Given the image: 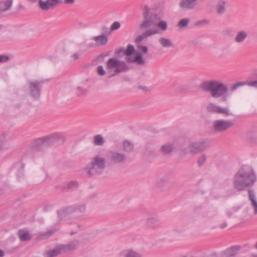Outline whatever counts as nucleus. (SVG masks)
Segmentation results:
<instances>
[{
    "label": "nucleus",
    "mask_w": 257,
    "mask_h": 257,
    "mask_svg": "<svg viewBox=\"0 0 257 257\" xmlns=\"http://www.w3.org/2000/svg\"><path fill=\"white\" fill-rule=\"evenodd\" d=\"M246 84L257 88V80L248 83L238 82L233 84L230 89L226 84L216 80L204 81L202 83L201 87L203 90L209 92L212 97L215 99L221 98L222 101H226L231 95L230 92H233L238 87Z\"/></svg>",
    "instance_id": "f257e3e1"
},
{
    "label": "nucleus",
    "mask_w": 257,
    "mask_h": 257,
    "mask_svg": "<svg viewBox=\"0 0 257 257\" xmlns=\"http://www.w3.org/2000/svg\"><path fill=\"white\" fill-rule=\"evenodd\" d=\"M256 181V176L252 168L243 165L233 177V187L237 191H243L252 187Z\"/></svg>",
    "instance_id": "f03ea898"
},
{
    "label": "nucleus",
    "mask_w": 257,
    "mask_h": 257,
    "mask_svg": "<svg viewBox=\"0 0 257 257\" xmlns=\"http://www.w3.org/2000/svg\"><path fill=\"white\" fill-rule=\"evenodd\" d=\"M105 167V158L98 154L94 157L90 163L84 168V173L88 177L100 175L102 173Z\"/></svg>",
    "instance_id": "7ed1b4c3"
},
{
    "label": "nucleus",
    "mask_w": 257,
    "mask_h": 257,
    "mask_svg": "<svg viewBox=\"0 0 257 257\" xmlns=\"http://www.w3.org/2000/svg\"><path fill=\"white\" fill-rule=\"evenodd\" d=\"M160 19L157 14L152 13L147 6H144L143 11V20L140 25L142 29H147L151 27L156 26Z\"/></svg>",
    "instance_id": "20e7f679"
},
{
    "label": "nucleus",
    "mask_w": 257,
    "mask_h": 257,
    "mask_svg": "<svg viewBox=\"0 0 257 257\" xmlns=\"http://www.w3.org/2000/svg\"><path fill=\"white\" fill-rule=\"evenodd\" d=\"M48 146L44 137L39 138L34 140L31 146L27 148L25 153L22 155V159L28 158L34 159L37 157V152L42 150L45 147Z\"/></svg>",
    "instance_id": "39448f33"
},
{
    "label": "nucleus",
    "mask_w": 257,
    "mask_h": 257,
    "mask_svg": "<svg viewBox=\"0 0 257 257\" xmlns=\"http://www.w3.org/2000/svg\"><path fill=\"white\" fill-rule=\"evenodd\" d=\"M106 68L109 70L115 69L114 73L112 74L110 77L114 76L118 73L128 69L124 62L120 61L116 58H111L107 61Z\"/></svg>",
    "instance_id": "423d86ee"
},
{
    "label": "nucleus",
    "mask_w": 257,
    "mask_h": 257,
    "mask_svg": "<svg viewBox=\"0 0 257 257\" xmlns=\"http://www.w3.org/2000/svg\"><path fill=\"white\" fill-rule=\"evenodd\" d=\"M86 211V206L84 204L68 206L58 211V218L61 220L68 219L69 215L74 212L84 213Z\"/></svg>",
    "instance_id": "0eeeda50"
},
{
    "label": "nucleus",
    "mask_w": 257,
    "mask_h": 257,
    "mask_svg": "<svg viewBox=\"0 0 257 257\" xmlns=\"http://www.w3.org/2000/svg\"><path fill=\"white\" fill-rule=\"evenodd\" d=\"M107 158L111 164H119L123 163L126 160L127 156L121 150L116 149L108 152Z\"/></svg>",
    "instance_id": "6e6552de"
},
{
    "label": "nucleus",
    "mask_w": 257,
    "mask_h": 257,
    "mask_svg": "<svg viewBox=\"0 0 257 257\" xmlns=\"http://www.w3.org/2000/svg\"><path fill=\"white\" fill-rule=\"evenodd\" d=\"M233 125V121L231 120L219 119L213 121L212 129L217 133H223L229 130Z\"/></svg>",
    "instance_id": "1a4fd4ad"
},
{
    "label": "nucleus",
    "mask_w": 257,
    "mask_h": 257,
    "mask_svg": "<svg viewBox=\"0 0 257 257\" xmlns=\"http://www.w3.org/2000/svg\"><path fill=\"white\" fill-rule=\"evenodd\" d=\"M43 80H33L28 82V90L30 95L34 99H38L41 95Z\"/></svg>",
    "instance_id": "9d476101"
},
{
    "label": "nucleus",
    "mask_w": 257,
    "mask_h": 257,
    "mask_svg": "<svg viewBox=\"0 0 257 257\" xmlns=\"http://www.w3.org/2000/svg\"><path fill=\"white\" fill-rule=\"evenodd\" d=\"M206 110L210 113L221 114L225 116L232 115L228 107H223L213 102H209L206 106Z\"/></svg>",
    "instance_id": "9b49d317"
},
{
    "label": "nucleus",
    "mask_w": 257,
    "mask_h": 257,
    "mask_svg": "<svg viewBox=\"0 0 257 257\" xmlns=\"http://www.w3.org/2000/svg\"><path fill=\"white\" fill-rule=\"evenodd\" d=\"M191 154H197L205 151L208 148L207 142L205 141L193 142L190 144Z\"/></svg>",
    "instance_id": "f8f14e48"
},
{
    "label": "nucleus",
    "mask_w": 257,
    "mask_h": 257,
    "mask_svg": "<svg viewBox=\"0 0 257 257\" xmlns=\"http://www.w3.org/2000/svg\"><path fill=\"white\" fill-rule=\"evenodd\" d=\"M44 137L48 146L51 145L56 142L64 143L66 140L64 135L60 132L53 133Z\"/></svg>",
    "instance_id": "ddd939ff"
},
{
    "label": "nucleus",
    "mask_w": 257,
    "mask_h": 257,
    "mask_svg": "<svg viewBox=\"0 0 257 257\" xmlns=\"http://www.w3.org/2000/svg\"><path fill=\"white\" fill-rule=\"evenodd\" d=\"M145 226L147 228L156 230L161 227V221L159 217L156 215L149 217L146 220Z\"/></svg>",
    "instance_id": "4468645a"
},
{
    "label": "nucleus",
    "mask_w": 257,
    "mask_h": 257,
    "mask_svg": "<svg viewBox=\"0 0 257 257\" xmlns=\"http://www.w3.org/2000/svg\"><path fill=\"white\" fill-rule=\"evenodd\" d=\"M27 159L28 158H25V159H23L22 156L21 159L14 165V169L16 170V175L19 179L23 178L24 175V168L25 166L24 162L26 161Z\"/></svg>",
    "instance_id": "2eb2a0df"
},
{
    "label": "nucleus",
    "mask_w": 257,
    "mask_h": 257,
    "mask_svg": "<svg viewBox=\"0 0 257 257\" xmlns=\"http://www.w3.org/2000/svg\"><path fill=\"white\" fill-rule=\"evenodd\" d=\"M197 5L195 0H180L178 3L179 8L182 11L193 10Z\"/></svg>",
    "instance_id": "dca6fc26"
},
{
    "label": "nucleus",
    "mask_w": 257,
    "mask_h": 257,
    "mask_svg": "<svg viewBox=\"0 0 257 257\" xmlns=\"http://www.w3.org/2000/svg\"><path fill=\"white\" fill-rule=\"evenodd\" d=\"M79 245L78 240L75 239L72 240L67 244L61 245V249L64 252L71 251L76 249Z\"/></svg>",
    "instance_id": "f3484780"
},
{
    "label": "nucleus",
    "mask_w": 257,
    "mask_h": 257,
    "mask_svg": "<svg viewBox=\"0 0 257 257\" xmlns=\"http://www.w3.org/2000/svg\"><path fill=\"white\" fill-rule=\"evenodd\" d=\"M125 60L128 63H136L140 65H144L146 64V61L140 53H137L134 58H132L131 56H126Z\"/></svg>",
    "instance_id": "a211bd4d"
},
{
    "label": "nucleus",
    "mask_w": 257,
    "mask_h": 257,
    "mask_svg": "<svg viewBox=\"0 0 257 257\" xmlns=\"http://www.w3.org/2000/svg\"><path fill=\"white\" fill-rule=\"evenodd\" d=\"M248 35V33L246 30L239 31L236 33L234 40L237 44L242 43L247 39Z\"/></svg>",
    "instance_id": "6ab92c4d"
},
{
    "label": "nucleus",
    "mask_w": 257,
    "mask_h": 257,
    "mask_svg": "<svg viewBox=\"0 0 257 257\" xmlns=\"http://www.w3.org/2000/svg\"><path fill=\"white\" fill-rule=\"evenodd\" d=\"M158 30H151V29L146 30L142 35L138 36L135 42L138 44H140V43L146 38L148 37L158 34Z\"/></svg>",
    "instance_id": "aec40b11"
},
{
    "label": "nucleus",
    "mask_w": 257,
    "mask_h": 257,
    "mask_svg": "<svg viewBox=\"0 0 257 257\" xmlns=\"http://www.w3.org/2000/svg\"><path fill=\"white\" fill-rule=\"evenodd\" d=\"M227 3L225 0H219L216 6V11L217 14L221 16L226 11V7Z\"/></svg>",
    "instance_id": "412c9836"
},
{
    "label": "nucleus",
    "mask_w": 257,
    "mask_h": 257,
    "mask_svg": "<svg viewBox=\"0 0 257 257\" xmlns=\"http://www.w3.org/2000/svg\"><path fill=\"white\" fill-rule=\"evenodd\" d=\"M13 0H2L0 1V14L11 9Z\"/></svg>",
    "instance_id": "4be33fe9"
},
{
    "label": "nucleus",
    "mask_w": 257,
    "mask_h": 257,
    "mask_svg": "<svg viewBox=\"0 0 257 257\" xmlns=\"http://www.w3.org/2000/svg\"><path fill=\"white\" fill-rule=\"evenodd\" d=\"M248 196L251 202V206L253 208L254 213L257 214V199L255 193L253 190L249 189L248 190Z\"/></svg>",
    "instance_id": "5701e85b"
},
{
    "label": "nucleus",
    "mask_w": 257,
    "mask_h": 257,
    "mask_svg": "<svg viewBox=\"0 0 257 257\" xmlns=\"http://www.w3.org/2000/svg\"><path fill=\"white\" fill-rule=\"evenodd\" d=\"M91 39L94 41L96 44L98 46L105 45L108 41V38L105 35L95 36L92 37Z\"/></svg>",
    "instance_id": "b1692460"
},
{
    "label": "nucleus",
    "mask_w": 257,
    "mask_h": 257,
    "mask_svg": "<svg viewBox=\"0 0 257 257\" xmlns=\"http://www.w3.org/2000/svg\"><path fill=\"white\" fill-rule=\"evenodd\" d=\"M156 26L158 27L157 28L151 29V30H158V34H160L161 32H165L167 30L168 27V23L165 21L161 20V19L157 23Z\"/></svg>",
    "instance_id": "393cba45"
},
{
    "label": "nucleus",
    "mask_w": 257,
    "mask_h": 257,
    "mask_svg": "<svg viewBox=\"0 0 257 257\" xmlns=\"http://www.w3.org/2000/svg\"><path fill=\"white\" fill-rule=\"evenodd\" d=\"M239 250V246H233L227 249L223 253L222 257H232L238 254Z\"/></svg>",
    "instance_id": "a878e982"
},
{
    "label": "nucleus",
    "mask_w": 257,
    "mask_h": 257,
    "mask_svg": "<svg viewBox=\"0 0 257 257\" xmlns=\"http://www.w3.org/2000/svg\"><path fill=\"white\" fill-rule=\"evenodd\" d=\"M158 42L163 48H171L174 47V43L171 40L166 37H160L158 39Z\"/></svg>",
    "instance_id": "bb28decb"
},
{
    "label": "nucleus",
    "mask_w": 257,
    "mask_h": 257,
    "mask_svg": "<svg viewBox=\"0 0 257 257\" xmlns=\"http://www.w3.org/2000/svg\"><path fill=\"white\" fill-rule=\"evenodd\" d=\"M124 257H142L141 253L133 249H127L120 252Z\"/></svg>",
    "instance_id": "cd10ccee"
},
{
    "label": "nucleus",
    "mask_w": 257,
    "mask_h": 257,
    "mask_svg": "<svg viewBox=\"0 0 257 257\" xmlns=\"http://www.w3.org/2000/svg\"><path fill=\"white\" fill-rule=\"evenodd\" d=\"M63 252H64L61 249V245H60L52 250L47 251L45 254V257H55Z\"/></svg>",
    "instance_id": "c85d7f7f"
},
{
    "label": "nucleus",
    "mask_w": 257,
    "mask_h": 257,
    "mask_svg": "<svg viewBox=\"0 0 257 257\" xmlns=\"http://www.w3.org/2000/svg\"><path fill=\"white\" fill-rule=\"evenodd\" d=\"M166 179L167 178L165 176H163L158 178L155 183L156 187L161 191L163 190L165 187V182Z\"/></svg>",
    "instance_id": "c756f323"
},
{
    "label": "nucleus",
    "mask_w": 257,
    "mask_h": 257,
    "mask_svg": "<svg viewBox=\"0 0 257 257\" xmlns=\"http://www.w3.org/2000/svg\"><path fill=\"white\" fill-rule=\"evenodd\" d=\"M20 239L22 241H28L31 239V236L29 231L26 229H22L19 230L18 232Z\"/></svg>",
    "instance_id": "7c9ffc66"
},
{
    "label": "nucleus",
    "mask_w": 257,
    "mask_h": 257,
    "mask_svg": "<svg viewBox=\"0 0 257 257\" xmlns=\"http://www.w3.org/2000/svg\"><path fill=\"white\" fill-rule=\"evenodd\" d=\"M175 149V147L173 144L171 143H166L162 145L161 147V151L164 154H169L173 152Z\"/></svg>",
    "instance_id": "2f4dec72"
},
{
    "label": "nucleus",
    "mask_w": 257,
    "mask_h": 257,
    "mask_svg": "<svg viewBox=\"0 0 257 257\" xmlns=\"http://www.w3.org/2000/svg\"><path fill=\"white\" fill-rule=\"evenodd\" d=\"M134 147L133 144L128 141H125L123 142L122 144V152L125 153V152H131Z\"/></svg>",
    "instance_id": "473e14b6"
},
{
    "label": "nucleus",
    "mask_w": 257,
    "mask_h": 257,
    "mask_svg": "<svg viewBox=\"0 0 257 257\" xmlns=\"http://www.w3.org/2000/svg\"><path fill=\"white\" fill-rule=\"evenodd\" d=\"M104 140L100 135H97L94 137L93 143L95 145L101 146L104 143Z\"/></svg>",
    "instance_id": "72a5a7b5"
},
{
    "label": "nucleus",
    "mask_w": 257,
    "mask_h": 257,
    "mask_svg": "<svg viewBox=\"0 0 257 257\" xmlns=\"http://www.w3.org/2000/svg\"><path fill=\"white\" fill-rule=\"evenodd\" d=\"M56 230L48 229L45 232L41 233L39 235V238L40 239H44L51 236L55 232Z\"/></svg>",
    "instance_id": "f704fd0d"
},
{
    "label": "nucleus",
    "mask_w": 257,
    "mask_h": 257,
    "mask_svg": "<svg viewBox=\"0 0 257 257\" xmlns=\"http://www.w3.org/2000/svg\"><path fill=\"white\" fill-rule=\"evenodd\" d=\"M190 20L189 18H184L181 19L177 25L179 29H183L187 27L189 25Z\"/></svg>",
    "instance_id": "c9c22d12"
},
{
    "label": "nucleus",
    "mask_w": 257,
    "mask_h": 257,
    "mask_svg": "<svg viewBox=\"0 0 257 257\" xmlns=\"http://www.w3.org/2000/svg\"><path fill=\"white\" fill-rule=\"evenodd\" d=\"M39 5L40 8L43 11H47L52 9L51 7L48 0L43 2L42 0L39 1Z\"/></svg>",
    "instance_id": "e433bc0d"
},
{
    "label": "nucleus",
    "mask_w": 257,
    "mask_h": 257,
    "mask_svg": "<svg viewBox=\"0 0 257 257\" xmlns=\"http://www.w3.org/2000/svg\"><path fill=\"white\" fill-rule=\"evenodd\" d=\"M207 156L205 154H202L197 159V164L199 167L202 166L207 160Z\"/></svg>",
    "instance_id": "4c0bfd02"
},
{
    "label": "nucleus",
    "mask_w": 257,
    "mask_h": 257,
    "mask_svg": "<svg viewBox=\"0 0 257 257\" xmlns=\"http://www.w3.org/2000/svg\"><path fill=\"white\" fill-rule=\"evenodd\" d=\"M135 52L134 46L132 45H128L124 53L126 56H131Z\"/></svg>",
    "instance_id": "58836bf2"
},
{
    "label": "nucleus",
    "mask_w": 257,
    "mask_h": 257,
    "mask_svg": "<svg viewBox=\"0 0 257 257\" xmlns=\"http://www.w3.org/2000/svg\"><path fill=\"white\" fill-rule=\"evenodd\" d=\"M209 23V21L207 19H203L202 20L198 21L196 23L195 25L197 27H201L207 25Z\"/></svg>",
    "instance_id": "ea45409f"
},
{
    "label": "nucleus",
    "mask_w": 257,
    "mask_h": 257,
    "mask_svg": "<svg viewBox=\"0 0 257 257\" xmlns=\"http://www.w3.org/2000/svg\"><path fill=\"white\" fill-rule=\"evenodd\" d=\"M190 144H189L188 146L187 147L183 148L180 152V155L181 156H184L186 155L191 153V152L190 151Z\"/></svg>",
    "instance_id": "a19ab883"
},
{
    "label": "nucleus",
    "mask_w": 257,
    "mask_h": 257,
    "mask_svg": "<svg viewBox=\"0 0 257 257\" xmlns=\"http://www.w3.org/2000/svg\"><path fill=\"white\" fill-rule=\"evenodd\" d=\"M77 91V95L78 96H80L86 93V90L81 87H77L76 89Z\"/></svg>",
    "instance_id": "79ce46f5"
},
{
    "label": "nucleus",
    "mask_w": 257,
    "mask_h": 257,
    "mask_svg": "<svg viewBox=\"0 0 257 257\" xmlns=\"http://www.w3.org/2000/svg\"><path fill=\"white\" fill-rule=\"evenodd\" d=\"M120 27V24L118 22H114L110 27L111 31L118 30Z\"/></svg>",
    "instance_id": "37998d69"
},
{
    "label": "nucleus",
    "mask_w": 257,
    "mask_h": 257,
    "mask_svg": "<svg viewBox=\"0 0 257 257\" xmlns=\"http://www.w3.org/2000/svg\"><path fill=\"white\" fill-rule=\"evenodd\" d=\"M49 3L50 4V6L51 8L53 9L55 6H56L58 4L62 3L63 2V0H48Z\"/></svg>",
    "instance_id": "c03bdc74"
},
{
    "label": "nucleus",
    "mask_w": 257,
    "mask_h": 257,
    "mask_svg": "<svg viewBox=\"0 0 257 257\" xmlns=\"http://www.w3.org/2000/svg\"><path fill=\"white\" fill-rule=\"evenodd\" d=\"M97 72L99 76H103L106 73V72L104 70L103 66L101 65H99L97 67Z\"/></svg>",
    "instance_id": "a18cd8bd"
},
{
    "label": "nucleus",
    "mask_w": 257,
    "mask_h": 257,
    "mask_svg": "<svg viewBox=\"0 0 257 257\" xmlns=\"http://www.w3.org/2000/svg\"><path fill=\"white\" fill-rule=\"evenodd\" d=\"M137 47L139 49V50L142 52L144 54H146L148 53V49L147 46H143L141 44H138Z\"/></svg>",
    "instance_id": "49530a36"
},
{
    "label": "nucleus",
    "mask_w": 257,
    "mask_h": 257,
    "mask_svg": "<svg viewBox=\"0 0 257 257\" xmlns=\"http://www.w3.org/2000/svg\"><path fill=\"white\" fill-rule=\"evenodd\" d=\"M237 211V209L235 208H232L231 209H228L226 211V214L228 217H231L232 216H233Z\"/></svg>",
    "instance_id": "de8ad7c7"
},
{
    "label": "nucleus",
    "mask_w": 257,
    "mask_h": 257,
    "mask_svg": "<svg viewBox=\"0 0 257 257\" xmlns=\"http://www.w3.org/2000/svg\"><path fill=\"white\" fill-rule=\"evenodd\" d=\"M81 54V52H76L71 56V59L73 61H75L79 58Z\"/></svg>",
    "instance_id": "09e8293b"
},
{
    "label": "nucleus",
    "mask_w": 257,
    "mask_h": 257,
    "mask_svg": "<svg viewBox=\"0 0 257 257\" xmlns=\"http://www.w3.org/2000/svg\"><path fill=\"white\" fill-rule=\"evenodd\" d=\"M77 182L76 181H71L68 184L67 187L69 189H74L77 186Z\"/></svg>",
    "instance_id": "8fccbe9b"
},
{
    "label": "nucleus",
    "mask_w": 257,
    "mask_h": 257,
    "mask_svg": "<svg viewBox=\"0 0 257 257\" xmlns=\"http://www.w3.org/2000/svg\"><path fill=\"white\" fill-rule=\"evenodd\" d=\"M9 60V57L6 55H0V63H5Z\"/></svg>",
    "instance_id": "3c124183"
},
{
    "label": "nucleus",
    "mask_w": 257,
    "mask_h": 257,
    "mask_svg": "<svg viewBox=\"0 0 257 257\" xmlns=\"http://www.w3.org/2000/svg\"><path fill=\"white\" fill-rule=\"evenodd\" d=\"M6 141L5 136L0 137V150L2 149L3 145Z\"/></svg>",
    "instance_id": "603ef678"
},
{
    "label": "nucleus",
    "mask_w": 257,
    "mask_h": 257,
    "mask_svg": "<svg viewBox=\"0 0 257 257\" xmlns=\"http://www.w3.org/2000/svg\"><path fill=\"white\" fill-rule=\"evenodd\" d=\"M63 2L65 4H67V5H69V4H73L75 2V0H64L63 1Z\"/></svg>",
    "instance_id": "864d4df0"
},
{
    "label": "nucleus",
    "mask_w": 257,
    "mask_h": 257,
    "mask_svg": "<svg viewBox=\"0 0 257 257\" xmlns=\"http://www.w3.org/2000/svg\"><path fill=\"white\" fill-rule=\"evenodd\" d=\"M231 33V30H224L223 31V33L225 34V35H228L230 33Z\"/></svg>",
    "instance_id": "5fc2aeb1"
},
{
    "label": "nucleus",
    "mask_w": 257,
    "mask_h": 257,
    "mask_svg": "<svg viewBox=\"0 0 257 257\" xmlns=\"http://www.w3.org/2000/svg\"><path fill=\"white\" fill-rule=\"evenodd\" d=\"M227 226V223H226V222H224V223H223L222 224H221L220 225V227L221 228H224L226 227Z\"/></svg>",
    "instance_id": "6e6d98bb"
},
{
    "label": "nucleus",
    "mask_w": 257,
    "mask_h": 257,
    "mask_svg": "<svg viewBox=\"0 0 257 257\" xmlns=\"http://www.w3.org/2000/svg\"><path fill=\"white\" fill-rule=\"evenodd\" d=\"M5 255V252L3 250L0 249V257H3Z\"/></svg>",
    "instance_id": "4d7b16f0"
},
{
    "label": "nucleus",
    "mask_w": 257,
    "mask_h": 257,
    "mask_svg": "<svg viewBox=\"0 0 257 257\" xmlns=\"http://www.w3.org/2000/svg\"><path fill=\"white\" fill-rule=\"evenodd\" d=\"M191 43L192 44H196L197 43V41L196 40H193L191 41Z\"/></svg>",
    "instance_id": "13d9d810"
},
{
    "label": "nucleus",
    "mask_w": 257,
    "mask_h": 257,
    "mask_svg": "<svg viewBox=\"0 0 257 257\" xmlns=\"http://www.w3.org/2000/svg\"><path fill=\"white\" fill-rule=\"evenodd\" d=\"M94 46V43H90L88 45V47L89 48H91L92 47H93Z\"/></svg>",
    "instance_id": "bf43d9fd"
},
{
    "label": "nucleus",
    "mask_w": 257,
    "mask_h": 257,
    "mask_svg": "<svg viewBox=\"0 0 257 257\" xmlns=\"http://www.w3.org/2000/svg\"><path fill=\"white\" fill-rule=\"evenodd\" d=\"M252 257H257V254H252Z\"/></svg>",
    "instance_id": "052dcab7"
},
{
    "label": "nucleus",
    "mask_w": 257,
    "mask_h": 257,
    "mask_svg": "<svg viewBox=\"0 0 257 257\" xmlns=\"http://www.w3.org/2000/svg\"><path fill=\"white\" fill-rule=\"evenodd\" d=\"M75 233H76V232H73V231H71V233H70L71 235H73V234H75Z\"/></svg>",
    "instance_id": "680f3d73"
},
{
    "label": "nucleus",
    "mask_w": 257,
    "mask_h": 257,
    "mask_svg": "<svg viewBox=\"0 0 257 257\" xmlns=\"http://www.w3.org/2000/svg\"><path fill=\"white\" fill-rule=\"evenodd\" d=\"M3 191L2 189H0V195L3 193Z\"/></svg>",
    "instance_id": "e2e57ef3"
},
{
    "label": "nucleus",
    "mask_w": 257,
    "mask_h": 257,
    "mask_svg": "<svg viewBox=\"0 0 257 257\" xmlns=\"http://www.w3.org/2000/svg\"><path fill=\"white\" fill-rule=\"evenodd\" d=\"M203 0H195V1L197 3L198 1H203Z\"/></svg>",
    "instance_id": "0e129e2a"
},
{
    "label": "nucleus",
    "mask_w": 257,
    "mask_h": 257,
    "mask_svg": "<svg viewBox=\"0 0 257 257\" xmlns=\"http://www.w3.org/2000/svg\"><path fill=\"white\" fill-rule=\"evenodd\" d=\"M255 248L257 249V241H256V243L255 244Z\"/></svg>",
    "instance_id": "69168bd1"
},
{
    "label": "nucleus",
    "mask_w": 257,
    "mask_h": 257,
    "mask_svg": "<svg viewBox=\"0 0 257 257\" xmlns=\"http://www.w3.org/2000/svg\"><path fill=\"white\" fill-rule=\"evenodd\" d=\"M248 137L249 139H251V138H250L249 136Z\"/></svg>",
    "instance_id": "338daca9"
}]
</instances>
